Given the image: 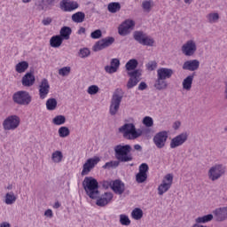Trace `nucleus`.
<instances>
[{"mask_svg": "<svg viewBox=\"0 0 227 227\" xmlns=\"http://www.w3.org/2000/svg\"><path fill=\"white\" fill-rule=\"evenodd\" d=\"M98 198L96 205H98V207H106V205H109V203H111L114 195L112 192H106Z\"/></svg>", "mask_w": 227, "mask_h": 227, "instance_id": "aec40b11", "label": "nucleus"}, {"mask_svg": "<svg viewBox=\"0 0 227 227\" xmlns=\"http://www.w3.org/2000/svg\"><path fill=\"white\" fill-rule=\"evenodd\" d=\"M20 125V117L10 115L3 122L4 130H15Z\"/></svg>", "mask_w": 227, "mask_h": 227, "instance_id": "6e6552de", "label": "nucleus"}, {"mask_svg": "<svg viewBox=\"0 0 227 227\" xmlns=\"http://www.w3.org/2000/svg\"><path fill=\"white\" fill-rule=\"evenodd\" d=\"M143 123L145 125V127H153V119H152V117L146 116L144 118Z\"/></svg>", "mask_w": 227, "mask_h": 227, "instance_id": "8fccbe9b", "label": "nucleus"}, {"mask_svg": "<svg viewBox=\"0 0 227 227\" xmlns=\"http://www.w3.org/2000/svg\"><path fill=\"white\" fill-rule=\"evenodd\" d=\"M171 185H173V175L167 174L158 187V194L162 196V194L168 192L169 189H171Z\"/></svg>", "mask_w": 227, "mask_h": 227, "instance_id": "9b49d317", "label": "nucleus"}, {"mask_svg": "<svg viewBox=\"0 0 227 227\" xmlns=\"http://www.w3.org/2000/svg\"><path fill=\"white\" fill-rule=\"evenodd\" d=\"M114 43V37H106L98 41L92 48L94 52H98V51H104L107 47H111Z\"/></svg>", "mask_w": 227, "mask_h": 227, "instance_id": "4468645a", "label": "nucleus"}, {"mask_svg": "<svg viewBox=\"0 0 227 227\" xmlns=\"http://www.w3.org/2000/svg\"><path fill=\"white\" fill-rule=\"evenodd\" d=\"M146 178H148V174H143L138 172L136 175V180L137 182V184H143L145 182H146Z\"/></svg>", "mask_w": 227, "mask_h": 227, "instance_id": "37998d69", "label": "nucleus"}, {"mask_svg": "<svg viewBox=\"0 0 227 227\" xmlns=\"http://www.w3.org/2000/svg\"><path fill=\"white\" fill-rule=\"evenodd\" d=\"M189 139V134L187 132H183L170 141V148L175 149L178 148V146H182L184 143H185Z\"/></svg>", "mask_w": 227, "mask_h": 227, "instance_id": "dca6fc26", "label": "nucleus"}, {"mask_svg": "<svg viewBox=\"0 0 227 227\" xmlns=\"http://www.w3.org/2000/svg\"><path fill=\"white\" fill-rule=\"evenodd\" d=\"M82 187L90 200H98L100 192L98 191V181L91 176H86L82 181Z\"/></svg>", "mask_w": 227, "mask_h": 227, "instance_id": "f03ea898", "label": "nucleus"}, {"mask_svg": "<svg viewBox=\"0 0 227 227\" xmlns=\"http://www.w3.org/2000/svg\"><path fill=\"white\" fill-rule=\"evenodd\" d=\"M63 40L64 39L60 35H53L50 39V45L54 49H58L59 47H61V44L63 43Z\"/></svg>", "mask_w": 227, "mask_h": 227, "instance_id": "a878e982", "label": "nucleus"}, {"mask_svg": "<svg viewBox=\"0 0 227 227\" xmlns=\"http://www.w3.org/2000/svg\"><path fill=\"white\" fill-rule=\"evenodd\" d=\"M153 141L156 146L160 150L166 146V142L168 141V131H160L155 134L153 138Z\"/></svg>", "mask_w": 227, "mask_h": 227, "instance_id": "2eb2a0df", "label": "nucleus"}, {"mask_svg": "<svg viewBox=\"0 0 227 227\" xmlns=\"http://www.w3.org/2000/svg\"><path fill=\"white\" fill-rule=\"evenodd\" d=\"M107 10L110 13H117V12L121 10V4L118 2H112L108 4Z\"/></svg>", "mask_w": 227, "mask_h": 227, "instance_id": "473e14b6", "label": "nucleus"}, {"mask_svg": "<svg viewBox=\"0 0 227 227\" xmlns=\"http://www.w3.org/2000/svg\"><path fill=\"white\" fill-rule=\"evenodd\" d=\"M39 98L41 100H44V98H47V95H49V92L51 91V84H49V80L46 78H43L40 83H39Z\"/></svg>", "mask_w": 227, "mask_h": 227, "instance_id": "f3484780", "label": "nucleus"}, {"mask_svg": "<svg viewBox=\"0 0 227 227\" xmlns=\"http://www.w3.org/2000/svg\"><path fill=\"white\" fill-rule=\"evenodd\" d=\"M212 219H214V215L209 214V215H206L204 216L198 217L196 219V223H210V221H212Z\"/></svg>", "mask_w": 227, "mask_h": 227, "instance_id": "a19ab883", "label": "nucleus"}, {"mask_svg": "<svg viewBox=\"0 0 227 227\" xmlns=\"http://www.w3.org/2000/svg\"><path fill=\"white\" fill-rule=\"evenodd\" d=\"M148 164L146 163H142L140 166H139V168H138V173H142V174H145L146 175V173H148Z\"/></svg>", "mask_w": 227, "mask_h": 227, "instance_id": "603ef678", "label": "nucleus"}, {"mask_svg": "<svg viewBox=\"0 0 227 227\" xmlns=\"http://www.w3.org/2000/svg\"><path fill=\"white\" fill-rule=\"evenodd\" d=\"M120 162H121V161H120V160H113V161H109V162H106L104 166H103V168H105V169H110V168H118V166H120Z\"/></svg>", "mask_w": 227, "mask_h": 227, "instance_id": "c03bdc74", "label": "nucleus"}, {"mask_svg": "<svg viewBox=\"0 0 227 227\" xmlns=\"http://www.w3.org/2000/svg\"><path fill=\"white\" fill-rule=\"evenodd\" d=\"M0 227H11L10 223L4 222L0 224Z\"/></svg>", "mask_w": 227, "mask_h": 227, "instance_id": "69168bd1", "label": "nucleus"}, {"mask_svg": "<svg viewBox=\"0 0 227 227\" xmlns=\"http://www.w3.org/2000/svg\"><path fill=\"white\" fill-rule=\"evenodd\" d=\"M91 38H93V40H98V38L102 37V30L100 29H97L94 32H92L90 34Z\"/></svg>", "mask_w": 227, "mask_h": 227, "instance_id": "3c124183", "label": "nucleus"}, {"mask_svg": "<svg viewBox=\"0 0 227 227\" xmlns=\"http://www.w3.org/2000/svg\"><path fill=\"white\" fill-rule=\"evenodd\" d=\"M114 157L119 162H132V146L130 145L120 144L114 147Z\"/></svg>", "mask_w": 227, "mask_h": 227, "instance_id": "f257e3e1", "label": "nucleus"}, {"mask_svg": "<svg viewBox=\"0 0 227 227\" xmlns=\"http://www.w3.org/2000/svg\"><path fill=\"white\" fill-rule=\"evenodd\" d=\"M45 4L47 5V7L49 8V6H52L55 3L56 0H43Z\"/></svg>", "mask_w": 227, "mask_h": 227, "instance_id": "680f3d73", "label": "nucleus"}, {"mask_svg": "<svg viewBox=\"0 0 227 227\" xmlns=\"http://www.w3.org/2000/svg\"><path fill=\"white\" fill-rule=\"evenodd\" d=\"M134 40L140 43V45H145L147 47H153L155 40L150 35H147L146 33L143 31H135L133 34Z\"/></svg>", "mask_w": 227, "mask_h": 227, "instance_id": "0eeeda50", "label": "nucleus"}, {"mask_svg": "<svg viewBox=\"0 0 227 227\" xmlns=\"http://www.w3.org/2000/svg\"><path fill=\"white\" fill-rule=\"evenodd\" d=\"M86 33V28L81 27L78 30V35H84Z\"/></svg>", "mask_w": 227, "mask_h": 227, "instance_id": "0e129e2a", "label": "nucleus"}, {"mask_svg": "<svg viewBox=\"0 0 227 227\" xmlns=\"http://www.w3.org/2000/svg\"><path fill=\"white\" fill-rule=\"evenodd\" d=\"M59 207H61V204H59V202H55L53 207L54 208H59Z\"/></svg>", "mask_w": 227, "mask_h": 227, "instance_id": "338daca9", "label": "nucleus"}, {"mask_svg": "<svg viewBox=\"0 0 227 227\" xmlns=\"http://www.w3.org/2000/svg\"><path fill=\"white\" fill-rule=\"evenodd\" d=\"M27 68H29V63L27 61H21L15 66V70L18 74H24Z\"/></svg>", "mask_w": 227, "mask_h": 227, "instance_id": "c756f323", "label": "nucleus"}, {"mask_svg": "<svg viewBox=\"0 0 227 227\" xmlns=\"http://www.w3.org/2000/svg\"><path fill=\"white\" fill-rule=\"evenodd\" d=\"M70 67H64L59 70V74L67 77V75H70Z\"/></svg>", "mask_w": 227, "mask_h": 227, "instance_id": "de8ad7c7", "label": "nucleus"}, {"mask_svg": "<svg viewBox=\"0 0 227 227\" xmlns=\"http://www.w3.org/2000/svg\"><path fill=\"white\" fill-rule=\"evenodd\" d=\"M70 35H72V28L70 27H62L59 31V36L62 40H70Z\"/></svg>", "mask_w": 227, "mask_h": 227, "instance_id": "c85d7f7f", "label": "nucleus"}, {"mask_svg": "<svg viewBox=\"0 0 227 227\" xmlns=\"http://www.w3.org/2000/svg\"><path fill=\"white\" fill-rule=\"evenodd\" d=\"M67 121V117L65 115H57L52 119V123L54 125H65Z\"/></svg>", "mask_w": 227, "mask_h": 227, "instance_id": "ea45409f", "label": "nucleus"}, {"mask_svg": "<svg viewBox=\"0 0 227 227\" xmlns=\"http://www.w3.org/2000/svg\"><path fill=\"white\" fill-rule=\"evenodd\" d=\"M59 6L63 12H74L79 8V3L72 0H62Z\"/></svg>", "mask_w": 227, "mask_h": 227, "instance_id": "a211bd4d", "label": "nucleus"}, {"mask_svg": "<svg viewBox=\"0 0 227 227\" xmlns=\"http://www.w3.org/2000/svg\"><path fill=\"white\" fill-rule=\"evenodd\" d=\"M110 65L118 70V68H120V59H113L110 62Z\"/></svg>", "mask_w": 227, "mask_h": 227, "instance_id": "6e6d98bb", "label": "nucleus"}, {"mask_svg": "<svg viewBox=\"0 0 227 227\" xmlns=\"http://www.w3.org/2000/svg\"><path fill=\"white\" fill-rule=\"evenodd\" d=\"M142 8L144 12L150 13L152 12V8H153V1L152 0H145L142 3Z\"/></svg>", "mask_w": 227, "mask_h": 227, "instance_id": "58836bf2", "label": "nucleus"}, {"mask_svg": "<svg viewBox=\"0 0 227 227\" xmlns=\"http://www.w3.org/2000/svg\"><path fill=\"white\" fill-rule=\"evenodd\" d=\"M154 88L155 90H158V91L168 90V82L163 78L157 76V79L154 82Z\"/></svg>", "mask_w": 227, "mask_h": 227, "instance_id": "393cba45", "label": "nucleus"}, {"mask_svg": "<svg viewBox=\"0 0 227 227\" xmlns=\"http://www.w3.org/2000/svg\"><path fill=\"white\" fill-rule=\"evenodd\" d=\"M146 88H148V85H146V82H140L138 85V90L140 91L146 90Z\"/></svg>", "mask_w": 227, "mask_h": 227, "instance_id": "bf43d9fd", "label": "nucleus"}, {"mask_svg": "<svg viewBox=\"0 0 227 227\" xmlns=\"http://www.w3.org/2000/svg\"><path fill=\"white\" fill-rule=\"evenodd\" d=\"M36 79L35 78V74L33 73H27L21 79L22 86L26 88H31L35 84Z\"/></svg>", "mask_w": 227, "mask_h": 227, "instance_id": "4be33fe9", "label": "nucleus"}, {"mask_svg": "<svg viewBox=\"0 0 227 227\" xmlns=\"http://www.w3.org/2000/svg\"><path fill=\"white\" fill-rule=\"evenodd\" d=\"M112 190L115 194L121 195L123 192H125V184L121 182V180H115L112 183Z\"/></svg>", "mask_w": 227, "mask_h": 227, "instance_id": "b1692460", "label": "nucleus"}, {"mask_svg": "<svg viewBox=\"0 0 227 227\" xmlns=\"http://www.w3.org/2000/svg\"><path fill=\"white\" fill-rule=\"evenodd\" d=\"M98 91H100V88L97 85H90L87 90V93H89V95H97Z\"/></svg>", "mask_w": 227, "mask_h": 227, "instance_id": "49530a36", "label": "nucleus"}, {"mask_svg": "<svg viewBox=\"0 0 227 227\" xmlns=\"http://www.w3.org/2000/svg\"><path fill=\"white\" fill-rule=\"evenodd\" d=\"M134 150H136L137 152H141V150H143V147H141L140 145L137 144L134 145Z\"/></svg>", "mask_w": 227, "mask_h": 227, "instance_id": "e2e57ef3", "label": "nucleus"}, {"mask_svg": "<svg viewBox=\"0 0 227 227\" xmlns=\"http://www.w3.org/2000/svg\"><path fill=\"white\" fill-rule=\"evenodd\" d=\"M198 68H200V60L198 59L187 60L183 64V70L196 72Z\"/></svg>", "mask_w": 227, "mask_h": 227, "instance_id": "412c9836", "label": "nucleus"}, {"mask_svg": "<svg viewBox=\"0 0 227 227\" xmlns=\"http://www.w3.org/2000/svg\"><path fill=\"white\" fill-rule=\"evenodd\" d=\"M59 137H68L70 136V129L67 126H62L59 129Z\"/></svg>", "mask_w": 227, "mask_h": 227, "instance_id": "79ce46f5", "label": "nucleus"}, {"mask_svg": "<svg viewBox=\"0 0 227 227\" xmlns=\"http://www.w3.org/2000/svg\"><path fill=\"white\" fill-rule=\"evenodd\" d=\"M44 215L45 217H49L50 219H51V217H53V213H52V209H47L45 212H44Z\"/></svg>", "mask_w": 227, "mask_h": 227, "instance_id": "052dcab7", "label": "nucleus"}, {"mask_svg": "<svg viewBox=\"0 0 227 227\" xmlns=\"http://www.w3.org/2000/svg\"><path fill=\"white\" fill-rule=\"evenodd\" d=\"M136 27V21L133 20L128 19L124 20L118 27V33L121 36H127V35H130V32Z\"/></svg>", "mask_w": 227, "mask_h": 227, "instance_id": "1a4fd4ad", "label": "nucleus"}, {"mask_svg": "<svg viewBox=\"0 0 227 227\" xmlns=\"http://www.w3.org/2000/svg\"><path fill=\"white\" fill-rule=\"evenodd\" d=\"M174 72L173 69L171 68H166V67H161L157 70V77H160V79H171Z\"/></svg>", "mask_w": 227, "mask_h": 227, "instance_id": "5701e85b", "label": "nucleus"}, {"mask_svg": "<svg viewBox=\"0 0 227 227\" xmlns=\"http://www.w3.org/2000/svg\"><path fill=\"white\" fill-rule=\"evenodd\" d=\"M51 160L54 164H59L63 161V153L61 151H55L51 154Z\"/></svg>", "mask_w": 227, "mask_h": 227, "instance_id": "7c9ffc66", "label": "nucleus"}, {"mask_svg": "<svg viewBox=\"0 0 227 227\" xmlns=\"http://www.w3.org/2000/svg\"><path fill=\"white\" fill-rule=\"evenodd\" d=\"M146 68L147 70H150V72L155 70V68H157V62L150 61L149 63L146 64Z\"/></svg>", "mask_w": 227, "mask_h": 227, "instance_id": "864d4df0", "label": "nucleus"}, {"mask_svg": "<svg viewBox=\"0 0 227 227\" xmlns=\"http://www.w3.org/2000/svg\"><path fill=\"white\" fill-rule=\"evenodd\" d=\"M206 19L209 24H217L221 17L217 12H210L206 16Z\"/></svg>", "mask_w": 227, "mask_h": 227, "instance_id": "2f4dec72", "label": "nucleus"}, {"mask_svg": "<svg viewBox=\"0 0 227 227\" xmlns=\"http://www.w3.org/2000/svg\"><path fill=\"white\" fill-rule=\"evenodd\" d=\"M35 10H36V12H47L49 7L43 0H38L35 3Z\"/></svg>", "mask_w": 227, "mask_h": 227, "instance_id": "72a5a7b5", "label": "nucleus"}, {"mask_svg": "<svg viewBox=\"0 0 227 227\" xmlns=\"http://www.w3.org/2000/svg\"><path fill=\"white\" fill-rule=\"evenodd\" d=\"M105 71L106 72V74H114V73L118 72V69L113 66H106Z\"/></svg>", "mask_w": 227, "mask_h": 227, "instance_id": "5fc2aeb1", "label": "nucleus"}, {"mask_svg": "<svg viewBox=\"0 0 227 227\" xmlns=\"http://www.w3.org/2000/svg\"><path fill=\"white\" fill-rule=\"evenodd\" d=\"M181 51L184 56H194V54H196V51H198L196 42L194 40H188L184 44H183Z\"/></svg>", "mask_w": 227, "mask_h": 227, "instance_id": "ddd939ff", "label": "nucleus"}, {"mask_svg": "<svg viewBox=\"0 0 227 227\" xmlns=\"http://www.w3.org/2000/svg\"><path fill=\"white\" fill-rule=\"evenodd\" d=\"M119 132L120 134H122L124 139L129 141H134V139H137V137L143 136V131L141 129H136V125H134V123H125L119 128Z\"/></svg>", "mask_w": 227, "mask_h": 227, "instance_id": "7ed1b4c3", "label": "nucleus"}, {"mask_svg": "<svg viewBox=\"0 0 227 227\" xmlns=\"http://www.w3.org/2000/svg\"><path fill=\"white\" fill-rule=\"evenodd\" d=\"M120 223L122 226H130V219L126 215H120Z\"/></svg>", "mask_w": 227, "mask_h": 227, "instance_id": "a18cd8bd", "label": "nucleus"}, {"mask_svg": "<svg viewBox=\"0 0 227 227\" xmlns=\"http://www.w3.org/2000/svg\"><path fill=\"white\" fill-rule=\"evenodd\" d=\"M226 173V167L223 164H215L207 172V176L212 182L219 180Z\"/></svg>", "mask_w": 227, "mask_h": 227, "instance_id": "423d86ee", "label": "nucleus"}, {"mask_svg": "<svg viewBox=\"0 0 227 227\" xmlns=\"http://www.w3.org/2000/svg\"><path fill=\"white\" fill-rule=\"evenodd\" d=\"M123 90L116 89L112 96L109 106V114L111 116H115L120 111V106L121 105V100H123Z\"/></svg>", "mask_w": 227, "mask_h": 227, "instance_id": "20e7f679", "label": "nucleus"}, {"mask_svg": "<svg viewBox=\"0 0 227 227\" xmlns=\"http://www.w3.org/2000/svg\"><path fill=\"white\" fill-rule=\"evenodd\" d=\"M100 162V158L98 156H94L88 159L82 166V176H86L90 175V172Z\"/></svg>", "mask_w": 227, "mask_h": 227, "instance_id": "9d476101", "label": "nucleus"}, {"mask_svg": "<svg viewBox=\"0 0 227 227\" xmlns=\"http://www.w3.org/2000/svg\"><path fill=\"white\" fill-rule=\"evenodd\" d=\"M137 65H139V63L137 62V59H129L127 63H126V70H128L129 72H130V70H136V68H137Z\"/></svg>", "mask_w": 227, "mask_h": 227, "instance_id": "c9c22d12", "label": "nucleus"}, {"mask_svg": "<svg viewBox=\"0 0 227 227\" xmlns=\"http://www.w3.org/2000/svg\"><path fill=\"white\" fill-rule=\"evenodd\" d=\"M131 217L135 219V221H139V219H143V210L139 207L133 209L131 212Z\"/></svg>", "mask_w": 227, "mask_h": 227, "instance_id": "4c0bfd02", "label": "nucleus"}, {"mask_svg": "<svg viewBox=\"0 0 227 227\" xmlns=\"http://www.w3.org/2000/svg\"><path fill=\"white\" fill-rule=\"evenodd\" d=\"M128 74L129 75L130 78L128 81L127 88L128 90H132V88L137 86V83L139 82V81H141L142 71L141 69H137L129 72Z\"/></svg>", "mask_w": 227, "mask_h": 227, "instance_id": "f8f14e48", "label": "nucleus"}, {"mask_svg": "<svg viewBox=\"0 0 227 227\" xmlns=\"http://www.w3.org/2000/svg\"><path fill=\"white\" fill-rule=\"evenodd\" d=\"M14 104L18 106H29L31 104V95L26 90H19L12 95Z\"/></svg>", "mask_w": 227, "mask_h": 227, "instance_id": "39448f33", "label": "nucleus"}, {"mask_svg": "<svg viewBox=\"0 0 227 227\" xmlns=\"http://www.w3.org/2000/svg\"><path fill=\"white\" fill-rule=\"evenodd\" d=\"M192 81H194V73L192 75H188L183 81V90H186V91H191V88H192Z\"/></svg>", "mask_w": 227, "mask_h": 227, "instance_id": "bb28decb", "label": "nucleus"}, {"mask_svg": "<svg viewBox=\"0 0 227 227\" xmlns=\"http://www.w3.org/2000/svg\"><path fill=\"white\" fill-rule=\"evenodd\" d=\"M22 3H24L25 4H27V3H31L33 0H21Z\"/></svg>", "mask_w": 227, "mask_h": 227, "instance_id": "774afa93", "label": "nucleus"}, {"mask_svg": "<svg viewBox=\"0 0 227 227\" xmlns=\"http://www.w3.org/2000/svg\"><path fill=\"white\" fill-rule=\"evenodd\" d=\"M42 24L43 26H51V24H52V19L51 18H44L43 20H42Z\"/></svg>", "mask_w": 227, "mask_h": 227, "instance_id": "13d9d810", "label": "nucleus"}, {"mask_svg": "<svg viewBox=\"0 0 227 227\" xmlns=\"http://www.w3.org/2000/svg\"><path fill=\"white\" fill-rule=\"evenodd\" d=\"M84 19H86V14L82 12H77L71 16V20L75 24H82Z\"/></svg>", "mask_w": 227, "mask_h": 227, "instance_id": "cd10ccee", "label": "nucleus"}, {"mask_svg": "<svg viewBox=\"0 0 227 227\" xmlns=\"http://www.w3.org/2000/svg\"><path fill=\"white\" fill-rule=\"evenodd\" d=\"M213 214L217 223H223L227 219V207H218L213 211Z\"/></svg>", "mask_w": 227, "mask_h": 227, "instance_id": "6ab92c4d", "label": "nucleus"}, {"mask_svg": "<svg viewBox=\"0 0 227 227\" xmlns=\"http://www.w3.org/2000/svg\"><path fill=\"white\" fill-rule=\"evenodd\" d=\"M15 201H17V197H15V193H13V192L6 193L5 195L6 205H13Z\"/></svg>", "mask_w": 227, "mask_h": 227, "instance_id": "e433bc0d", "label": "nucleus"}, {"mask_svg": "<svg viewBox=\"0 0 227 227\" xmlns=\"http://www.w3.org/2000/svg\"><path fill=\"white\" fill-rule=\"evenodd\" d=\"M101 184L104 189H109V187L112 188L113 181H103Z\"/></svg>", "mask_w": 227, "mask_h": 227, "instance_id": "4d7b16f0", "label": "nucleus"}, {"mask_svg": "<svg viewBox=\"0 0 227 227\" xmlns=\"http://www.w3.org/2000/svg\"><path fill=\"white\" fill-rule=\"evenodd\" d=\"M56 107H58V100L56 98H49L46 101V109L48 111H55Z\"/></svg>", "mask_w": 227, "mask_h": 227, "instance_id": "f704fd0d", "label": "nucleus"}, {"mask_svg": "<svg viewBox=\"0 0 227 227\" xmlns=\"http://www.w3.org/2000/svg\"><path fill=\"white\" fill-rule=\"evenodd\" d=\"M90 54V49L88 48H82L79 51L80 58H88Z\"/></svg>", "mask_w": 227, "mask_h": 227, "instance_id": "09e8293b", "label": "nucleus"}]
</instances>
